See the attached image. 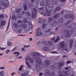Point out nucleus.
Returning <instances> with one entry per match:
<instances>
[{
    "mask_svg": "<svg viewBox=\"0 0 76 76\" xmlns=\"http://www.w3.org/2000/svg\"><path fill=\"white\" fill-rule=\"evenodd\" d=\"M74 40L73 39H69V43H70V45H69V47L70 48H72V45H73V41Z\"/></svg>",
    "mask_w": 76,
    "mask_h": 76,
    "instance_id": "11",
    "label": "nucleus"
},
{
    "mask_svg": "<svg viewBox=\"0 0 76 76\" xmlns=\"http://www.w3.org/2000/svg\"><path fill=\"white\" fill-rule=\"evenodd\" d=\"M44 62L45 63L44 65H45V66H49L51 64V62L49 60H45Z\"/></svg>",
    "mask_w": 76,
    "mask_h": 76,
    "instance_id": "9",
    "label": "nucleus"
},
{
    "mask_svg": "<svg viewBox=\"0 0 76 76\" xmlns=\"http://www.w3.org/2000/svg\"><path fill=\"white\" fill-rule=\"evenodd\" d=\"M21 10L22 9H17L16 10V12H17V13H20V12H21Z\"/></svg>",
    "mask_w": 76,
    "mask_h": 76,
    "instance_id": "32",
    "label": "nucleus"
},
{
    "mask_svg": "<svg viewBox=\"0 0 76 76\" xmlns=\"http://www.w3.org/2000/svg\"><path fill=\"white\" fill-rule=\"evenodd\" d=\"M6 49V48H2L1 47H0V49L1 50H5Z\"/></svg>",
    "mask_w": 76,
    "mask_h": 76,
    "instance_id": "60",
    "label": "nucleus"
},
{
    "mask_svg": "<svg viewBox=\"0 0 76 76\" xmlns=\"http://www.w3.org/2000/svg\"><path fill=\"white\" fill-rule=\"evenodd\" d=\"M53 20V18L50 17L48 18V23H50Z\"/></svg>",
    "mask_w": 76,
    "mask_h": 76,
    "instance_id": "43",
    "label": "nucleus"
},
{
    "mask_svg": "<svg viewBox=\"0 0 76 76\" xmlns=\"http://www.w3.org/2000/svg\"><path fill=\"white\" fill-rule=\"evenodd\" d=\"M60 1L61 2H62V3H65L66 1L65 0H60Z\"/></svg>",
    "mask_w": 76,
    "mask_h": 76,
    "instance_id": "61",
    "label": "nucleus"
},
{
    "mask_svg": "<svg viewBox=\"0 0 76 76\" xmlns=\"http://www.w3.org/2000/svg\"><path fill=\"white\" fill-rule=\"evenodd\" d=\"M21 76H26L28 75V71H26L24 73L21 74Z\"/></svg>",
    "mask_w": 76,
    "mask_h": 76,
    "instance_id": "23",
    "label": "nucleus"
},
{
    "mask_svg": "<svg viewBox=\"0 0 76 76\" xmlns=\"http://www.w3.org/2000/svg\"><path fill=\"white\" fill-rule=\"evenodd\" d=\"M14 54H17L15 56V57H18L19 55L20 54V53L19 52H15L13 53Z\"/></svg>",
    "mask_w": 76,
    "mask_h": 76,
    "instance_id": "31",
    "label": "nucleus"
},
{
    "mask_svg": "<svg viewBox=\"0 0 76 76\" xmlns=\"http://www.w3.org/2000/svg\"><path fill=\"white\" fill-rule=\"evenodd\" d=\"M26 64L28 68H31V65H30L28 61L26 62Z\"/></svg>",
    "mask_w": 76,
    "mask_h": 76,
    "instance_id": "33",
    "label": "nucleus"
},
{
    "mask_svg": "<svg viewBox=\"0 0 76 76\" xmlns=\"http://www.w3.org/2000/svg\"><path fill=\"white\" fill-rule=\"evenodd\" d=\"M60 46L61 48H64V42L63 41L60 43Z\"/></svg>",
    "mask_w": 76,
    "mask_h": 76,
    "instance_id": "18",
    "label": "nucleus"
},
{
    "mask_svg": "<svg viewBox=\"0 0 76 76\" xmlns=\"http://www.w3.org/2000/svg\"><path fill=\"white\" fill-rule=\"evenodd\" d=\"M72 63V61H68L66 62L67 64H69V63Z\"/></svg>",
    "mask_w": 76,
    "mask_h": 76,
    "instance_id": "62",
    "label": "nucleus"
},
{
    "mask_svg": "<svg viewBox=\"0 0 76 76\" xmlns=\"http://www.w3.org/2000/svg\"><path fill=\"white\" fill-rule=\"evenodd\" d=\"M3 6L5 7V9H6V7H9V1L7 2V3H4V1H2L0 2V6Z\"/></svg>",
    "mask_w": 76,
    "mask_h": 76,
    "instance_id": "5",
    "label": "nucleus"
},
{
    "mask_svg": "<svg viewBox=\"0 0 76 76\" xmlns=\"http://www.w3.org/2000/svg\"><path fill=\"white\" fill-rule=\"evenodd\" d=\"M4 18V15H0V18L1 19H2V18Z\"/></svg>",
    "mask_w": 76,
    "mask_h": 76,
    "instance_id": "52",
    "label": "nucleus"
},
{
    "mask_svg": "<svg viewBox=\"0 0 76 76\" xmlns=\"http://www.w3.org/2000/svg\"><path fill=\"white\" fill-rule=\"evenodd\" d=\"M69 51V49L68 48H64V50H62L63 53H67Z\"/></svg>",
    "mask_w": 76,
    "mask_h": 76,
    "instance_id": "12",
    "label": "nucleus"
},
{
    "mask_svg": "<svg viewBox=\"0 0 76 76\" xmlns=\"http://www.w3.org/2000/svg\"><path fill=\"white\" fill-rule=\"evenodd\" d=\"M10 18H11V16H10V17L9 19L8 23V26L7 28V29L5 31H8V30L9 29V26L10 25Z\"/></svg>",
    "mask_w": 76,
    "mask_h": 76,
    "instance_id": "21",
    "label": "nucleus"
},
{
    "mask_svg": "<svg viewBox=\"0 0 76 76\" xmlns=\"http://www.w3.org/2000/svg\"><path fill=\"white\" fill-rule=\"evenodd\" d=\"M22 28L24 29H25L27 28V25L25 23L22 25Z\"/></svg>",
    "mask_w": 76,
    "mask_h": 76,
    "instance_id": "27",
    "label": "nucleus"
},
{
    "mask_svg": "<svg viewBox=\"0 0 76 76\" xmlns=\"http://www.w3.org/2000/svg\"><path fill=\"white\" fill-rule=\"evenodd\" d=\"M51 52L52 53H53V54H57V53H58V52H57V51H51Z\"/></svg>",
    "mask_w": 76,
    "mask_h": 76,
    "instance_id": "53",
    "label": "nucleus"
},
{
    "mask_svg": "<svg viewBox=\"0 0 76 76\" xmlns=\"http://www.w3.org/2000/svg\"><path fill=\"white\" fill-rule=\"evenodd\" d=\"M17 49V48H14L12 50V51H16V50Z\"/></svg>",
    "mask_w": 76,
    "mask_h": 76,
    "instance_id": "59",
    "label": "nucleus"
},
{
    "mask_svg": "<svg viewBox=\"0 0 76 76\" xmlns=\"http://www.w3.org/2000/svg\"><path fill=\"white\" fill-rule=\"evenodd\" d=\"M60 16V13H58L54 15L53 16V19H57V18H58V16Z\"/></svg>",
    "mask_w": 76,
    "mask_h": 76,
    "instance_id": "16",
    "label": "nucleus"
},
{
    "mask_svg": "<svg viewBox=\"0 0 76 76\" xmlns=\"http://www.w3.org/2000/svg\"><path fill=\"white\" fill-rule=\"evenodd\" d=\"M42 32H38L37 33H36L35 35L36 37H38V36L42 35Z\"/></svg>",
    "mask_w": 76,
    "mask_h": 76,
    "instance_id": "17",
    "label": "nucleus"
},
{
    "mask_svg": "<svg viewBox=\"0 0 76 76\" xmlns=\"http://www.w3.org/2000/svg\"><path fill=\"white\" fill-rule=\"evenodd\" d=\"M8 45V46H10L12 45V43L10 42H9L7 43Z\"/></svg>",
    "mask_w": 76,
    "mask_h": 76,
    "instance_id": "58",
    "label": "nucleus"
},
{
    "mask_svg": "<svg viewBox=\"0 0 76 76\" xmlns=\"http://www.w3.org/2000/svg\"><path fill=\"white\" fill-rule=\"evenodd\" d=\"M61 10V8L60 7H57L54 10V12L55 13H56L57 11H60Z\"/></svg>",
    "mask_w": 76,
    "mask_h": 76,
    "instance_id": "20",
    "label": "nucleus"
},
{
    "mask_svg": "<svg viewBox=\"0 0 76 76\" xmlns=\"http://www.w3.org/2000/svg\"><path fill=\"white\" fill-rule=\"evenodd\" d=\"M21 14H22V15L26 14L27 16H30L31 15V13H30L29 12H26L23 11L21 12Z\"/></svg>",
    "mask_w": 76,
    "mask_h": 76,
    "instance_id": "10",
    "label": "nucleus"
},
{
    "mask_svg": "<svg viewBox=\"0 0 76 76\" xmlns=\"http://www.w3.org/2000/svg\"><path fill=\"white\" fill-rule=\"evenodd\" d=\"M64 65V62L63 61H61L59 64V66L60 67H62Z\"/></svg>",
    "mask_w": 76,
    "mask_h": 76,
    "instance_id": "22",
    "label": "nucleus"
},
{
    "mask_svg": "<svg viewBox=\"0 0 76 76\" xmlns=\"http://www.w3.org/2000/svg\"><path fill=\"white\" fill-rule=\"evenodd\" d=\"M38 22L39 23H42L43 22V20L41 18H39L38 19Z\"/></svg>",
    "mask_w": 76,
    "mask_h": 76,
    "instance_id": "34",
    "label": "nucleus"
},
{
    "mask_svg": "<svg viewBox=\"0 0 76 76\" xmlns=\"http://www.w3.org/2000/svg\"><path fill=\"white\" fill-rule=\"evenodd\" d=\"M62 74L64 76H67V75H69V71H63L62 72Z\"/></svg>",
    "mask_w": 76,
    "mask_h": 76,
    "instance_id": "14",
    "label": "nucleus"
},
{
    "mask_svg": "<svg viewBox=\"0 0 76 76\" xmlns=\"http://www.w3.org/2000/svg\"><path fill=\"white\" fill-rule=\"evenodd\" d=\"M27 56V57H26V62L27 61L26 60H29L30 61V62H31V63H33L34 61V58H32L31 57H30V56Z\"/></svg>",
    "mask_w": 76,
    "mask_h": 76,
    "instance_id": "6",
    "label": "nucleus"
},
{
    "mask_svg": "<svg viewBox=\"0 0 76 76\" xmlns=\"http://www.w3.org/2000/svg\"><path fill=\"white\" fill-rule=\"evenodd\" d=\"M57 22L56 21H55L54 22H53L51 24V26H54L55 25H56V24L57 23Z\"/></svg>",
    "mask_w": 76,
    "mask_h": 76,
    "instance_id": "36",
    "label": "nucleus"
},
{
    "mask_svg": "<svg viewBox=\"0 0 76 76\" xmlns=\"http://www.w3.org/2000/svg\"><path fill=\"white\" fill-rule=\"evenodd\" d=\"M12 19L13 20H16V17L14 15H13L12 17Z\"/></svg>",
    "mask_w": 76,
    "mask_h": 76,
    "instance_id": "39",
    "label": "nucleus"
},
{
    "mask_svg": "<svg viewBox=\"0 0 76 76\" xmlns=\"http://www.w3.org/2000/svg\"><path fill=\"white\" fill-rule=\"evenodd\" d=\"M17 17L19 19L21 18L22 17L21 16V15L20 14H18L17 15Z\"/></svg>",
    "mask_w": 76,
    "mask_h": 76,
    "instance_id": "50",
    "label": "nucleus"
},
{
    "mask_svg": "<svg viewBox=\"0 0 76 76\" xmlns=\"http://www.w3.org/2000/svg\"><path fill=\"white\" fill-rule=\"evenodd\" d=\"M60 16V13H58L54 15L53 16V19H57V18H58V16Z\"/></svg>",
    "mask_w": 76,
    "mask_h": 76,
    "instance_id": "15",
    "label": "nucleus"
},
{
    "mask_svg": "<svg viewBox=\"0 0 76 76\" xmlns=\"http://www.w3.org/2000/svg\"><path fill=\"white\" fill-rule=\"evenodd\" d=\"M33 10L34 11H35V12L33 11H31L32 15V18L33 19H34V18H35L36 17L37 13V9L36 8H34L33 9Z\"/></svg>",
    "mask_w": 76,
    "mask_h": 76,
    "instance_id": "4",
    "label": "nucleus"
},
{
    "mask_svg": "<svg viewBox=\"0 0 76 76\" xmlns=\"http://www.w3.org/2000/svg\"><path fill=\"white\" fill-rule=\"evenodd\" d=\"M64 18L65 19H69V16L68 15H66L64 16Z\"/></svg>",
    "mask_w": 76,
    "mask_h": 76,
    "instance_id": "46",
    "label": "nucleus"
},
{
    "mask_svg": "<svg viewBox=\"0 0 76 76\" xmlns=\"http://www.w3.org/2000/svg\"><path fill=\"white\" fill-rule=\"evenodd\" d=\"M64 10H63L61 11V12L60 13L61 15H63V14H64Z\"/></svg>",
    "mask_w": 76,
    "mask_h": 76,
    "instance_id": "55",
    "label": "nucleus"
},
{
    "mask_svg": "<svg viewBox=\"0 0 76 76\" xmlns=\"http://www.w3.org/2000/svg\"><path fill=\"white\" fill-rule=\"evenodd\" d=\"M42 43L43 45H47L48 42L47 41H43L42 42Z\"/></svg>",
    "mask_w": 76,
    "mask_h": 76,
    "instance_id": "40",
    "label": "nucleus"
},
{
    "mask_svg": "<svg viewBox=\"0 0 76 76\" xmlns=\"http://www.w3.org/2000/svg\"><path fill=\"white\" fill-rule=\"evenodd\" d=\"M43 1H45L46 4H45V6L46 7V12H43L44 11V7H42L41 8H38L37 9V11L39 13H40L41 15H43V16H46V15L48 16H50V13L51 12V10H48V9L49 10H51L54 7V4H53L51 2H50L49 5L48 2L47 3V1L48 0H42Z\"/></svg>",
    "mask_w": 76,
    "mask_h": 76,
    "instance_id": "1",
    "label": "nucleus"
},
{
    "mask_svg": "<svg viewBox=\"0 0 76 76\" xmlns=\"http://www.w3.org/2000/svg\"><path fill=\"white\" fill-rule=\"evenodd\" d=\"M47 23H44L43 24V25H42V28H43V29H44V28H45L47 27Z\"/></svg>",
    "mask_w": 76,
    "mask_h": 76,
    "instance_id": "30",
    "label": "nucleus"
},
{
    "mask_svg": "<svg viewBox=\"0 0 76 76\" xmlns=\"http://www.w3.org/2000/svg\"><path fill=\"white\" fill-rule=\"evenodd\" d=\"M40 5L41 6H44L45 5V3L44 1H42L40 3Z\"/></svg>",
    "mask_w": 76,
    "mask_h": 76,
    "instance_id": "37",
    "label": "nucleus"
},
{
    "mask_svg": "<svg viewBox=\"0 0 76 76\" xmlns=\"http://www.w3.org/2000/svg\"><path fill=\"white\" fill-rule=\"evenodd\" d=\"M51 76H55V73L53 72L51 74Z\"/></svg>",
    "mask_w": 76,
    "mask_h": 76,
    "instance_id": "64",
    "label": "nucleus"
},
{
    "mask_svg": "<svg viewBox=\"0 0 76 76\" xmlns=\"http://www.w3.org/2000/svg\"><path fill=\"white\" fill-rule=\"evenodd\" d=\"M23 65H21L20 66V67L19 69V70H20V71H21L22 70V69H23Z\"/></svg>",
    "mask_w": 76,
    "mask_h": 76,
    "instance_id": "44",
    "label": "nucleus"
},
{
    "mask_svg": "<svg viewBox=\"0 0 76 76\" xmlns=\"http://www.w3.org/2000/svg\"><path fill=\"white\" fill-rule=\"evenodd\" d=\"M23 7L24 10H26V9H27V6H26V5L24 4L23 5Z\"/></svg>",
    "mask_w": 76,
    "mask_h": 76,
    "instance_id": "48",
    "label": "nucleus"
},
{
    "mask_svg": "<svg viewBox=\"0 0 76 76\" xmlns=\"http://www.w3.org/2000/svg\"><path fill=\"white\" fill-rule=\"evenodd\" d=\"M51 31V28L48 29L47 31L45 30V32H50Z\"/></svg>",
    "mask_w": 76,
    "mask_h": 76,
    "instance_id": "56",
    "label": "nucleus"
},
{
    "mask_svg": "<svg viewBox=\"0 0 76 76\" xmlns=\"http://www.w3.org/2000/svg\"><path fill=\"white\" fill-rule=\"evenodd\" d=\"M60 37L58 36L56 37V39L53 42L54 43H56L58 41H59L60 40Z\"/></svg>",
    "mask_w": 76,
    "mask_h": 76,
    "instance_id": "25",
    "label": "nucleus"
},
{
    "mask_svg": "<svg viewBox=\"0 0 76 76\" xmlns=\"http://www.w3.org/2000/svg\"><path fill=\"white\" fill-rule=\"evenodd\" d=\"M48 45L44 46L43 47V48H42V50L45 51H50V48L48 47H47Z\"/></svg>",
    "mask_w": 76,
    "mask_h": 76,
    "instance_id": "7",
    "label": "nucleus"
},
{
    "mask_svg": "<svg viewBox=\"0 0 76 76\" xmlns=\"http://www.w3.org/2000/svg\"><path fill=\"white\" fill-rule=\"evenodd\" d=\"M6 21H3L1 23V26H4V25H6Z\"/></svg>",
    "mask_w": 76,
    "mask_h": 76,
    "instance_id": "28",
    "label": "nucleus"
},
{
    "mask_svg": "<svg viewBox=\"0 0 76 76\" xmlns=\"http://www.w3.org/2000/svg\"><path fill=\"white\" fill-rule=\"evenodd\" d=\"M59 22L61 23H63V18L61 17L60 18L59 20Z\"/></svg>",
    "mask_w": 76,
    "mask_h": 76,
    "instance_id": "29",
    "label": "nucleus"
},
{
    "mask_svg": "<svg viewBox=\"0 0 76 76\" xmlns=\"http://www.w3.org/2000/svg\"><path fill=\"white\" fill-rule=\"evenodd\" d=\"M23 21L22 20H19L17 21V23H22V22Z\"/></svg>",
    "mask_w": 76,
    "mask_h": 76,
    "instance_id": "49",
    "label": "nucleus"
},
{
    "mask_svg": "<svg viewBox=\"0 0 76 76\" xmlns=\"http://www.w3.org/2000/svg\"><path fill=\"white\" fill-rule=\"evenodd\" d=\"M65 70H70L71 69V67L70 66H68L67 67L65 68Z\"/></svg>",
    "mask_w": 76,
    "mask_h": 76,
    "instance_id": "42",
    "label": "nucleus"
},
{
    "mask_svg": "<svg viewBox=\"0 0 76 76\" xmlns=\"http://www.w3.org/2000/svg\"><path fill=\"white\" fill-rule=\"evenodd\" d=\"M4 74V72L3 71H1L0 72V75L1 76H3Z\"/></svg>",
    "mask_w": 76,
    "mask_h": 76,
    "instance_id": "38",
    "label": "nucleus"
},
{
    "mask_svg": "<svg viewBox=\"0 0 76 76\" xmlns=\"http://www.w3.org/2000/svg\"><path fill=\"white\" fill-rule=\"evenodd\" d=\"M40 30H41V28H38L36 29V31L37 32H38V31H39Z\"/></svg>",
    "mask_w": 76,
    "mask_h": 76,
    "instance_id": "57",
    "label": "nucleus"
},
{
    "mask_svg": "<svg viewBox=\"0 0 76 76\" xmlns=\"http://www.w3.org/2000/svg\"><path fill=\"white\" fill-rule=\"evenodd\" d=\"M50 35H56V34L55 33V32L53 31L52 32H50Z\"/></svg>",
    "mask_w": 76,
    "mask_h": 76,
    "instance_id": "51",
    "label": "nucleus"
},
{
    "mask_svg": "<svg viewBox=\"0 0 76 76\" xmlns=\"http://www.w3.org/2000/svg\"><path fill=\"white\" fill-rule=\"evenodd\" d=\"M27 20H28V19L26 18H25L23 20V22H27Z\"/></svg>",
    "mask_w": 76,
    "mask_h": 76,
    "instance_id": "54",
    "label": "nucleus"
},
{
    "mask_svg": "<svg viewBox=\"0 0 76 76\" xmlns=\"http://www.w3.org/2000/svg\"><path fill=\"white\" fill-rule=\"evenodd\" d=\"M69 16L70 18L73 19L75 18V15H73V14H70L69 15Z\"/></svg>",
    "mask_w": 76,
    "mask_h": 76,
    "instance_id": "26",
    "label": "nucleus"
},
{
    "mask_svg": "<svg viewBox=\"0 0 76 76\" xmlns=\"http://www.w3.org/2000/svg\"><path fill=\"white\" fill-rule=\"evenodd\" d=\"M45 76H49L51 75V74L50 73V69H46L45 70Z\"/></svg>",
    "mask_w": 76,
    "mask_h": 76,
    "instance_id": "13",
    "label": "nucleus"
},
{
    "mask_svg": "<svg viewBox=\"0 0 76 76\" xmlns=\"http://www.w3.org/2000/svg\"><path fill=\"white\" fill-rule=\"evenodd\" d=\"M51 68L52 70H57V67L55 65H51Z\"/></svg>",
    "mask_w": 76,
    "mask_h": 76,
    "instance_id": "19",
    "label": "nucleus"
},
{
    "mask_svg": "<svg viewBox=\"0 0 76 76\" xmlns=\"http://www.w3.org/2000/svg\"><path fill=\"white\" fill-rule=\"evenodd\" d=\"M70 23V20H69L67 22H66V23H64V26H65V25H67L69 24Z\"/></svg>",
    "mask_w": 76,
    "mask_h": 76,
    "instance_id": "41",
    "label": "nucleus"
},
{
    "mask_svg": "<svg viewBox=\"0 0 76 76\" xmlns=\"http://www.w3.org/2000/svg\"><path fill=\"white\" fill-rule=\"evenodd\" d=\"M27 23L28 24V25L29 28H31V29L32 28V27H33V26H32V23H31L29 21H28Z\"/></svg>",
    "mask_w": 76,
    "mask_h": 76,
    "instance_id": "24",
    "label": "nucleus"
},
{
    "mask_svg": "<svg viewBox=\"0 0 76 76\" xmlns=\"http://www.w3.org/2000/svg\"><path fill=\"white\" fill-rule=\"evenodd\" d=\"M14 27L15 28L18 29L19 28V25L17 23H15L14 24Z\"/></svg>",
    "mask_w": 76,
    "mask_h": 76,
    "instance_id": "35",
    "label": "nucleus"
},
{
    "mask_svg": "<svg viewBox=\"0 0 76 76\" xmlns=\"http://www.w3.org/2000/svg\"><path fill=\"white\" fill-rule=\"evenodd\" d=\"M10 50H7L6 51V53H7V54H8V53H9V52H10Z\"/></svg>",
    "mask_w": 76,
    "mask_h": 76,
    "instance_id": "63",
    "label": "nucleus"
},
{
    "mask_svg": "<svg viewBox=\"0 0 76 76\" xmlns=\"http://www.w3.org/2000/svg\"><path fill=\"white\" fill-rule=\"evenodd\" d=\"M67 26L69 28H68L67 30H65L64 33L66 34L64 35V37H70L71 34H72L73 32V29L72 28H70V27H71L70 25H69Z\"/></svg>",
    "mask_w": 76,
    "mask_h": 76,
    "instance_id": "2",
    "label": "nucleus"
},
{
    "mask_svg": "<svg viewBox=\"0 0 76 76\" xmlns=\"http://www.w3.org/2000/svg\"><path fill=\"white\" fill-rule=\"evenodd\" d=\"M33 56L35 58H37V57L38 56H39V57H40V56H41L40 53L37 52L33 53Z\"/></svg>",
    "mask_w": 76,
    "mask_h": 76,
    "instance_id": "8",
    "label": "nucleus"
},
{
    "mask_svg": "<svg viewBox=\"0 0 76 76\" xmlns=\"http://www.w3.org/2000/svg\"><path fill=\"white\" fill-rule=\"evenodd\" d=\"M22 31V28H19L18 31H17V32L18 34H20V33H21V31Z\"/></svg>",
    "mask_w": 76,
    "mask_h": 76,
    "instance_id": "45",
    "label": "nucleus"
},
{
    "mask_svg": "<svg viewBox=\"0 0 76 76\" xmlns=\"http://www.w3.org/2000/svg\"><path fill=\"white\" fill-rule=\"evenodd\" d=\"M48 43L50 45H53V42L51 41L48 42Z\"/></svg>",
    "mask_w": 76,
    "mask_h": 76,
    "instance_id": "47",
    "label": "nucleus"
},
{
    "mask_svg": "<svg viewBox=\"0 0 76 76\" xmlns=\"http://www.w3.org/2000/svg\"><path fill=\"white\" fill-rule=\"evenodd\" d=\"M35 62L37 63L36 67H39L42 65V63L41 62V59L40 58L37 59H36Z\"/></svg>",
    "mask_w": 76,
    "mask_h": 76,
    "instance_id": "3",
    "label": "nucleus"
}]
</instances>
